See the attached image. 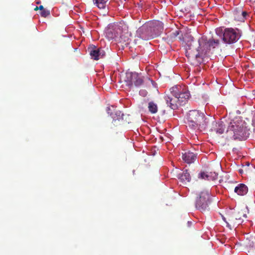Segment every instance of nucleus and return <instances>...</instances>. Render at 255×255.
I'll return each instance as SVG.
<instances>
[{
  "mask_svg": "<svg viewBox=\"0 0 255 255\" xmlns=\"http://www.w3.org/2000/svg\"><path fill=\"white\" fill-rule=\"evenodd\" d=\"M246 123L240 117H236L230 123L226 133L227 139L245 140L249 136Z\"/></svg>",
  "mask_w": 255,
  "mask_h": 255,
  "instance_id": "nucleus-1",
  "label": "nucleus"
},
{
  "mask_svg": "<svg viewBox=\"0 0 255 255\" xmlns=\"http://www.w3.org/2000/svg\"><path fill=\"white\" fill-rule=\"evenodd\" d=\"M188 127L195 131H200L207 126L208 121L205 118L204 113L199 110H191L187 115Z\"/></svg>",
  "mask_w": 255,
  "mask_h": 255,
  "instance_id": "nucleus-2",
  "label": "nucleus"
},
{
  "mask_svg": "<svg viewBox=\"0 0 255 255\" xmlns=\"http://www.w3.org/2000/svg\"><path fill=\"white\" fill-rule=\"evenodd\" d=\"M211 203L210 195L209 191L203 190L200 192L196 197L195 207L201 212H205L209 209Z\"/></svg>",
  "mask_w": 255,
  "mask_h": 255,
  "instance_id": "nucleus-3",
  "label": "nucleus"
},
{
  "mask_svg": "<svg viewBox=\"0 0 255 255\" xmlns=\"http://www.w3.org/2000/svg\"><path fill=\"white\" fill-rule=\"evenodd\" d=\"M222 39L225 45L232 44L236 42L241 36L240 30L237 28H227L225 29L224 32L221 33Z\"/></svg>",
  "mask_w": 255,
  "mask_h": 255,
  "instance_id": "nucleus-4",
  "label": "nucleus"
},
{
  "mask_svg": "<svg viewBox=\"0 0 255 255\" xmlns=\"http://www.w3.org/2000/svg\"><path fill=\"white\" fill-rule=\"evenodd\" d=\"M126 85L131 88L134 85L136 87L141 86L143 83L142 76L137 73L128 72L126 73L124 78Z\"/></svg>",
  "mask_w": 255,
  "mask_h": 255,
  "instance_id": "nucleus-5",
  "label": "nucleus"
},
{
  "mask_svg": "<svg viewBox=\"0 0 255 255\" xmlns=\"http://www.w3.org/2000/svg\"><path fill=\"white\" fill-rule=\"evenodd\" d=\"M198 47L196 48L198 52V54L195 55L196 57L207 55L211 49L209 39L205 36H203L198 39Z\"/></svg>",
  "mask_w": 255,
  "mask_h": 255,
  "instance_id": "nucleus-6",
  "label": "nucleus"
},
{
  "mask_svg": "<svg viewBox=\"0 0 255 255\" xmlns=\"http://www.w3.org/2000/svg\"><path fill=\"white\" fill-rule=\"evenodd\" d=\"M171 93L174 94L178 98L180 105H183L188 100L190 96L189 93L186 90L182 89L180 86H176L170 89Z\"/></svg>",
  "mask_w": 255,
  "mask_h": 255,
  "instance_id": "nucleus-7",
  "label": "nucleus"
},
{
  "mask_svg": "<svg viewBox=\"0 0 255 255\" xmlns=\"http://www.w3.org/2000/svg\"><path fill=\"white\" fill-rule=\"evenodd\" d=\"M137 33L140 38L144 40H148L154 36L148 22L140 27L137 30Z\"/></svg>",
  "mask_w": 255,
  "mask_h": 255,
  "instance_id": "nucleus-8",
  "label": "nucleus"
},
{
  "mask_svg": "<svg viewBox=\"0 0 255 255\" xmlns=\"http://www.w3.org/2000/svg\"><path fill=\"white\" fill-rule=\"evenodd\" d=\"M209 45L211 49H220L224 48L226 46L222 39V35H219L216 31V34L209 39Z\"/></svg>",
  "mask_w": 255,
  "mask_h": 255,
  "instance_id": "nucleus-9",
  "label": "nucleus"
},
{
  "mask_svg": "<svg viewBox=\"0 0 255 255\" xmlns=\"http://www.w3.org/2000/svg\"><path fill=\"white\" fill-rule=\"evenodd\" d=\"M164 99L167 104L173 110H175L178 108V106H181L179 104L177 97L171 93L170 96H165Z\"/></svg>",
  "mask_w": 255,
  "mask_h": 255,
  "instance_id": "nucleus-10",
  "label": "nucleus"
},
{
  "mask_svg": "<svg viewBox=\"0 0 255 255\" xmlns=\"http://www.w3.org/2000/svg\"><path fill=\"white\" fill-rule=\"evenodd\" d=\"M89 51L92 58L95 60H99L103 57L104 55V50L101 49L97 48L94 45H92L91 47L89 48Z\"/></svg>",
  "mask_w": 255,
  "mask_h": 255,
  "instance_id": "nucleus-11",
  "label": "nucleus"
},
{
  "mask_svg": "<svg viewBox=\"0 0 255 255\" xmlns=\"http://www.w3.org/2000/svg\"><path fill=\"white\" fill-rule=\"evenodd\" d=\"M148 22L154 36H155L156 34L161 32L163 29V24L160 21H148Z\"/></svg>",
  "mask_w": 255,
  "mask_h": 255,
  "instance_id": "nucleus-12",
  "label": "nucleus"
},
{
  "mask_svg": "<svg viewBox=\"0 0 255 255\" xmlns=\"http://www.w3.org/2000/svg\"><path fill=\"white\" fill-rule=\"evenodd\" d=\"M107 112L113 119V121H119L121 119H123L124 114H122L121 111L119 110H116L113 106H112V108L109 107H107Z\"/></svg>",
  "mask_w": 255,
  "mask_h": 255,
  "instance_id": "nucleus-13",
  "label": "nucleus"
},
{
  "mask_svg": "<svg viewBox=\"0 0 255 255\" xmlns=\"http://www.w3.org/2000/svg\"><path fill=\"white\" fill-rule=\"evenodd\" d=\"M223 220L226 223L227 226L230 229L236 226L237 220V214H232L227 215V217H223Z\"/></svg>",
  "mask_w": 255,
  "mask_h": 255,
  "instance_id": "nucleus-14",
  "label": "nucleus"
},
{
  "mask_svg": "<svg viewBox=\"0 0 255 255\" xmlns=\"http://www.w3.org/2000/svg\"><path fill=\"white\" fill-rule=\"evenodd\" d=\"M183 160L187 163L190 164L194 162L196 159V155L191 152H185L182 154Z\"/></svg>",
  "mask_w": 255,
  "mask_h": 255,
  "instance_id": "nucleus-15",
  "label": "nucleus"
},
{
  "mask_svg": "<svg viewBox=\"0 0 255 255\" xmlns=\"http://www.w3.org/2000/svg\"><path fill=\"white\" fill-rule=\"evenodd\" d=\"M234 191L239 195L244 196L247 193L248 188L245 184L240 183L235 188Z\"/></svg>",
  "mask_w": 255,
  "mask_h": 255,
  "instance_id": "nucleus-16",
  "label": "nucleus"
},
{
  "mask_svg": "<svg viewBox=\"0 0 255 255\" xmlns=\"http://www.w3.org/2000/svg\"><path fill=\"white\" fill-rule=\"evenodd\" d=\"M178 177L183 184L189 182L191 180V176L187 169L184 170L182 173L179 174Z\"/></svg>",
  "mask_w": 255,
  "mask_h": 255,
  "instance_id": "nucleus-17",
  "label": "nucleus"
},
{
  "mask_svg": "<svg viewBox=\"0 0 255 255\" xmlns=\"http://www.w3.org/2000/svg\"><path fill=\"white\" fill-rule=\"evenodd\" d=\"M213 123L214 124V125H215L216 126V128H215L213 129L214 131L219 134L223 133L225 128V125L223 124V123L221 122L217 123L215 122H214Z\"/></svg>",
  "mask_w": 255,
  "mask_h": 255,
  "instance_id": "nucleus-18",
  "label": "nucleus"
},
{
  "mask_svg": "<svg viewBox=\"0 0 255 255\" xmlns=\"http://www.w3.org/2000/svg\"><path fill=\"white\" fill-rule=\"evenodd\" d=\"M148 109L149 112L152 114H156L158 111L157 105L153 102L148 103Z\"/></svg>",
  "mask_w": 255,
  "mask_h": 255,
  "instance_id": "nucleus-19",
  "label": "nucleus"
},
{
  "mask_svg": "<svg viewBox=\"0 0 255 255\" xmlns=\"http://www.w3.org/2000/svg\"><path fill=\"white\" fill-rule=\"evenodd\" d=\"M108 0H94V3L100 9H104L105 8L106 3Z\"/></svg>",
  "mask_w": 255,
  "mask_h": 255,
  "instance_id": "nucleus-20",
  "label": "nucleus"
},
{
  "mask_svg": "<svg viewBox=\"0 0 255 255\" xmlns=\"http://www.w3.org/2000/svg\"><path fill=\"white\" fill-rule=\"evenodd\" d=\"M206 175V180H215L217 179L218 174L215 172H210L207 173Z\"/></svg>",
  "mask_w": 255,
  "mask_h": 255,
  "instance_id": "nucleus-21",
  "label": "nucleus"
},
{
  "mask_svg": "<svg viewBox=\"0 0 255 255\" xmlns=\"http://www.w3.org/2000/svg\"><path fill=\"white\" fill-rule=\"evenodd\" d=\"M114 30L111 28H109L106 31V36L109 39H113L115 37H117V34L116 33L113 32Z\"/></svg>",
  "mask_w": 255,
  "mask_h": 255,
  "instance_id": "nucleus-22",
  "label": "nucleus"
},
{
  "mask_svg": "<svg viewBox=\"0 0 255 255\" xmlns=\"http://www.w3.org/2000/svg\"><path fill=\"white\" fill-rule=\"evenodd\" d=\"M179 34V30H175V31L173 32L170 35L168 36V38H170L172 41L174 40L177 36Z\"/></svg>",
  "mask_w": 255,
  "mask_h": 255,
  "instance_id": "nucleus-23",
  "label": "nucleus"
},
{
  "mask_svg": "<svg viewBox=\"0 0 255 255\" xmlns=\"http://www.w3.org/2000/svg\"><path fill=\"white\" fill-rule=\"evenodd\" d=\"M241 17H238L239 19V21H244L246 19V17L248 15V13L246 11H241Z\"/></svg>",
  "mask_w": 255,
  "mask_h": 255,
  "instance_id": "nucleus-24",
  "label": "nucleus"
},
{
  "mask_svg": "<svg viewBox=\"0 0 255 255\" xmlns=\"http://www.w3.org/2000/svg\"><path fill=\"white\" fill-rule=\"evenodd\" d=\"M40 15L41 16L46 17L49 15H50V11L48 10H47L46 9H44L42 10H41L40 12Z\"/></svg>",
  "mask_w": 255,
  "mask_h": 255,
  "instance_id": "nucleus-25",
  "label": "nucleus"
},
{
  "mask_svg": "<svg viewBox=\"0 0 255 255\" xmlns=\"http://www.w3.org/2000/svg\"><path fill=\"white\" fill-rule=\"evenodd\" d=\"M241 10H237L235 12L234 16H235V19L236 20L239 21V19L238 17H241Z\"/></svg>",
  "mask_w": 255,
  "mask_h": 255,
  "instance_id": "nucleus-26",
  "label": "nucleus"
},
{
  "mask_svg": "<svg viewBox=\"0 0 255 255\" xmlns=\"http://www.w3.org/2000/svg\"><path fill=\"white\" fill-rule=\"evenodd\" d=\"M206 175L207 174V173L205 172H201L199 174L198 177L201 179H206Z\"/></svg>",
  "mask_w": 255,
  "mask_h": 255,
  "instance_id": "nucleus-27",
  "label": "nucleus"
},
{
  "mask_svg": "<svg viewBox=\"0 0 255 255\" xmlns=\"http://www.w3.org/2000/svg\"><path fill=\"white\" fill-rule=\"evenodd\" d=\"M139 94L142 97H145L147 94V92L145 90H141L139 91Z\"/></svg>",
  "mask_w": 255,
  "mask_h": 255,
  "instance_id": "nucleus-28",
  "label": "nucleus"
},
{
  "mask_svg": "<svg viewBox=\"0 0 255 255\" xmlns=\"http://www.w3.org/2000/svg\"><path fill=\"white\" fill-rule=\"evenodd\" d=\"M236 221H236V226L239 225L243 222V220L241 217H240V218H239V219H237V220H236Z\"/></svg>",
  "mask_w": 255,
  "mask_h": 255,
  "instance_id": "nucleus-29",
  "label": "nucleus"
},
{
  "mask_svg": "<svg viewBox=\"0 0 255 255\" xmlns=\"http://www.w3.org/2000/svg\"><path fill=\"white\" fill-rule=\"evenodd\" d=\"M186 45H187L186 49L191 50V49H192V47H191L192 44H191V43H190L189 44L187 43Z\"/></svg>",
  "mask_w": 255,
  "mask_h": 255,
  "instance_id": "nucleus-30",
  "label": "nucleus"
},
{
  "mask_svg": "<svg viewBox=\"0 0 255 255\" xmlns=\"http://www.w3.org/2000/svg\"><path fill=\"white\" fill-rule=\"evenodd\" d=\"M38 8H39V9H40L41 10H42L43 9H44L42 5H40L39 6H38Z\"/></svg>",
  "mask_w": 255,
  "mask_h": 255,
  "instance_id": "nucleus-31",
  "label": "nucleus"
},
{
  "mask_svg": "<svg viewBox=\"0 0 255 255\" xmlns=\"http://www.w3.org/2000/svg\"><path fill=\"white\" fill-rule=\"evenodd\" d=\"M38 9H39V8H38V6H36V7L34 8V10H37Z\"/></svg>",
  "mask_w": 255,
  "mask_h": 255,
  "instance_id": "nucleus-32",
  "label": "nucleus"
},
{
  "mask_svg": "<svg viewBox=\"0 0 255 255\" xmlns=\"http://www.w3.org/2000/svg\"><path fill=\"white\" fill-rule=\"evenodd\" d=\"M146 79L148 80L149 81H150L151 83L152 82V81L150 80V79L148 78L147 77L146 78Z\"/></svg>",
  "mask_w": 255,
  "mask_h": 255,
  "instance_id": "nucleus-33",
  "label": "nucleus"
},
{
  "mask_svg": "<svg viewBox=\"0 0 255 255\" xmlns=\"http://www.w3.org/2000/svg\"><path fill=\"white\" fill-rule=\"evenodd\" d=\"M240 218V217H239V216L237 215V219H239Z\"/></svg>",
  "mask_w": 255,
  "mask_h": 255,
  "instance_id": "nucleus-34",
  "label": "nucleus"
},
{
  "mask_svg": "<svg viewBox=\"0 0 255 255\" xmlns=\"http://www.w3.org/2000/svg\"><path fill=\"white\" fill-rule=\"evenodd\" d=\"M36 3H37V4H38V3H39V1H37Z\"/></svg>",
  "mask_w": 255,
  "mask_h": 255,
  "instance_id": "nucleus-35",
  "label": "nucleus"
},
{
  "mask_svg": "<svg viewBox=\"0 0 255 255\" xmlns=\"http://www.w3.org/2000/svg\"><path fill=\"white\" fill-rule=\"evenodd\" d=\"M191 41H193V37H191Z\"/></svg>",
  "mask_w": 255,
  "mask_h": 255,
  "instance_id": "nucleus-36",
  "label": "nucleus"
}]
</instances>
